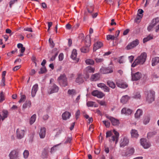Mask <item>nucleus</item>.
<instances>
[{"label":"nucleus","instance_id":"f257e3e1","mask_svg":"<svg viewBox=\"0 0 159 159\" xmlns=\"http://www.w3.org/2000/svg\"><path fill=\"white\" fill-rule=\"evenodd\" d=\"M113 132L114 135L111 131H108L106 133V137H109V140L110 142H112L115 141V144L117 143L118 142L119 134V133L115 130H113Z\"/></svg>","mask_w":159,"mask_h":159},{"label":"nucleus","instance_id":"f03ea898","mask_svg":"<svg viewBox=\"0 0 159 159\" xmlns=\"http://www.w3.org/2000/svg\"><path fill=\"white\" fill-rule=\"evenodd\" d=\"M147 55L145 52L142 53L139 56L134 60L131 65L132 67H134L138 65H142L146 61Z\"/></svg>","mask_w":159,"mask_h":159},{"label":"nucleus","instance_id":"7ed1b4c3","mask_svg":"<svg viewBox=\"0 0 159 159\" xmlns=\"http://www.w3.org/2000/svg\"><path fill=\"white\" fill-rule=\"evenodd\" d=\"M147 101L149 103H152L155 99V92L152 90L146 91L145 93Z\"/></svg>","mask_w":159,"mask_h":159},{"label":"nucleus","instance_id":"20e7f679","mask_svg":"<svg viewBox=\"0 0 159 159\" xmlns=\"http://www.w3.org/2000/svg\"><path fill=\"white\" fill-rule=\"evenodd\" d=\"M58 80L61 86L65 87L67 85V78L64 74L61 75L58 78Z\"/></svg>","mask_w":159,"mask_h":159},{"label":"nucleus","instance_id":"39448f33","mask_svg":"<svg viewBox=\"0 0 159 159\" xmlns=\"http://www.w3.org/2000/svg\"><path fill=\"white\" fill-rule=\"evenodd\" d=\"M48 93L52 94L57 93L59 90V87L55 84H52L48 87Z\"/></svg>","mask_w":159,"mask_h":159},{"label":"nucleus","instance_id":"423d86ee","mask_svg":"<svg viewBox=\"0 0 159 159\" xmlns=\"http://www.w3.org/2000/svg\"><path fill=\"white\" fill-rule=\"evenodd\" d=\"M100 71L101 73L103 74L110 73L113 72L112 67L111 66L107 67H102Z\"/></svg>","mask_w":159,"mask_h":159},{"label":"nucleus","instance_id":"0eeeda50","mask_svg":"<svg viewBox=\"0 0 159 159\" xmlns=\"http://www.w3.org/2000/svg\"><path fill=\"white\" fill-rule=\"evenodd\" d=\"M26 132V129H18L16 130V137L17 139H21L22 138Z\"/></svg>","mask_w":159,"mask_h":159},{"label":"nucleus","instance_id":"6e6552de","mask_svg":"<svg viewBox=\"0 0 159 159\" xmlns=\"http://www.w3.org/2000/svg\"><path fill=\"white\" fill-rule=\"evenodd\" d=\"M139 43V40L136 39L129 43L125 47V49L128 50L131 49L138 45Z\"/></svg>","mask_w":159,"mask_h":159},{"label":"nucleus","instance_id":"1a4fd4ad","mask_svg":"<svg viewBox=\"0 0 159 159\" xmlns=\"http://www.w3.org/2000/svg\"><path fill=\"white\" fill-rule=\"evenodd\" d=\"M141 145L145 149H147L149 148L151 146L149 142L147 141L145 139H141L140 140Z\"/></svg>","mask_w":159,"mask_h":159},{"label":"nucleus","instance_id":"9d476101","mask_svg":"<svg viewBox=\"0 0 159 159\" xmlns=\"http://www.w3.org/2000/svg\"><path fill=\"white\" fill-rule=\"evenodd\" d=\"M142 76V74L141 72H137L133 73L131 72L132 80L133 81H137L139 80Z\"/></svg>","mask_w":159,"mask_h":159},{"label":"nucleus","instance_id":"9b49d317","mask_svg":"<svg viewBox=\"0 0 159 159\" xmlns=\"http://www.w3.org/2000/svg\"><path fill=\"white\" fill-rule=\"evenodd\" d=\"M10 159H16L18 157V152L16 150L11 151L9 154Z\"/></svg>","mask_w":159,"mask_h":159},{"label":"nucleus","instance_id":"f8f14e48","mask_svg":"<svg viewBox=\"0 0 159 159\" xmlns=\"http://www.w3.org/2000/svg\"><path fill=\"white\" fill-rule=\"evenodd\" d=\"M93 96L96 97L98 98H101L104 96V94L102 92L99 91L97 90H94L92 92Z\"/></svg>","mask_w":159,"mask_h":159},{"label":"nucleus","instance_id":"ddd939ff","mask_svg":"<svg viewBox=\"0 0 159 159\" xmlns=\"http://www.w3.org/2000/svg\"><path fill=\"white\" fill-rule=\"evenodd\" d=\"M116 84L117 86L120 88L125 89L128 87V85L122 80H119L116 81Z\"/></svg>","mask_w":159,"mask_h":159},{"label":"nucleus","instance_id":"4468645a","mask_svg":"<svg viewBox=\"0 0 159 159\" xmlns=\"http://www.w3.org/2000/svg\"><path fill=\"white\" fill-rule=\"evenodd\" d=\"M129 140L127 138L124 137L123 139H121L120 141V147H124L128 144Z\"/></svg>","mask_w":159,"mask_h":159},{"label":"nucleus","instance_id":"2eb2a0df","mask_svg":"<svg viewBox=\"0 0 159 159\" xmlns=\"http://www.w3.org/2000/svg\"><path fill=\"white\" fill-rule=\"evenodd\" d=\"M95 70V68L94 67H92L90 66L87 67L85 69V71L87 74V77L89 78V75L88 74L89 73H93L94 72Z\"/></svg>","mask_w":159,"mask_h":159},{"label":"nucleus","instance_id":"dca6fc26","mask_svg":"<svg viewBox=\"0 0 159 159\" xmlns=\"http://www.w3.org/2000/svg\"><path fill=\"white\" fill-rule=\"evenodd\" d=\"M77 53V50L75 49H74L72 52L71 55V58L74 60L76 62H78L79 61V59L76 58Z\"/></svg>","mask_w":159,"mask_h":159},{"label":"nucleus","instance_id":"f3484780","mask_svg":"<svg viewBox=\"0 0 159 159\" xmlns=\"http://www.w3.org/2000/svg\"><path fill=\"white\" fill-rule=\"evenodd\" d=\"M38 88V85L37 84H35L33 86L31 90V96L32 97H34L35 96Z\"/></svg>","mask_w":159,"mask_h":159},{"label":"nucleus","instance_id":"a211bd4d","mask_svg":"<svg viewBox=\"0 0 159 159\" xmlns=\"http://www.w3.org/2000/svg\"><path fill=\"white\" fill-rule=\"evenodd\" d=\"M107 118L110 120L113 125H117L119 124V120L111 116H107Z\"/></svg>","mask_w":159,"mask_h":159},{"label":"nucleus","instance_id":"6ab92c4d","mask_svg":"<svg viewBox=\"0 0 159 159\" xmlns=\"http://www.w3.org/2000/svg\"><path fill=\"white\" fill-rule=\"evenodd\" d=\"M46 129L44 127H42L40 129L39 132V135L41 139L45 138L46 134Z\"/></svg>","mask_w":159,"mask_h":159},{"label":"nucleus","instance_id":"aec40b11","mask_svg":"<svg viewBox=\"0 0 159 159\" xmlns=\"http://www.w3.org/2000/svg\"><path fill=\"white\" fill-rule=\"evenodd\" d=\"M132 110L127 108H124L121 110V113L122 114H124L126 115H130L132 112Z\"/></svg>","mask_w":159,"mask_h":159},{"label":"nucleus","instance_id":"412c9836","mask_svg":"<svg viewBox=\"0 0 159 159\" xmlns=\"http://www.w3.org/2000/svg\"><path fill=\"white\" fill-rule=\"evenodd\" d=\"M100 74L98 73L92 75L90 77V80L93 81H97L99 80L100 78Z\"/></svg>","mask_w":159,"mask_h":159},{"label":"nucleus","instance_id":"4be33fe9","mask_svg":"<svg viewBox=\"0 0 159 159\" xmlns=\"http://www.w3.org/2000/svg\"><path fill=\"white\" fill-rule=\"evenodd\" d=\"M103 45L102 43L100 42H97L94 44V47L93 48V51H95L97 50L100 48Z\"/></svg>","mask_w":159,"mask_h":159},{"label":"nucleus","instance_id":"5701e85b","mask_svg":"<svg viewBox=\"0 0 159 159\" xmlns=\"http://www.w3.org/2000/svg\"><path fill=\"white\" fill-rule=\"evenodd\" d=\"M134 152V149L133 148L130 147L127 150V151L125 153V156H130L133 155Z\"/></svg>","mask_w":159,"mask_h":159},{"label":"nucleus","instance_id":"b1692460","mask_svg":"<svg viewBox=\"0 0 159 159\" xmlns=\"http://www.w3.org/2000/svg\"><path fill=\"white\" fill-rule=\"evenodd\" d=\"M130 98V97L127 95L123 96L120 99V102L123 104H125L128 101Z\"/></svg>","mask_w":159,"mask_h":159},{"label":"nucleus","instance_id":"393cba45","mask_svg":"<svg viewBox=\"0 0 159 159\" xmlns=\"http://www.w3.org/2000/svg\"><path fill=\"white\" fill-rule=\"evenodd\" d=\"M8 111L7 110H3L2 114H0V120H3L4 119L7 117Z\"/></svg>","mask_w":159,"mask_h":159},{"label":"nucleus","instance_id":"a878e982","mask_svg":"<svg viewBox=\"0 0 159 159\" xmlns=\"http://www.w3.org/2000/svg\"><path fill=\"white\" fill-rule=\"evenodd\" d=\"M71 116L70 113L68 111H65L62 115V119L64 120H67L69 119Z\"/></svg>","mask_w":159,"mask_h":159},{"label":"nucleus","instance_id":"bb28decb","mask_svg":"<svg viewBox=\"0 0 159 159\" xmlns=\"http://www.w3.org/2000/svg\"><path fill=\"white\" fill-rule=\"evenodd\" d=\"M143 115V111L142 110L138 109L135 113L134 116L136 119H139Z\"/></svg>","mask_w":159,"mask_h":159},{"label":"nucleus","instance_id":"cd10ccee","mask_svg":"<svg viewBox=\"0 0 159 159\" xmlns=\"http://www.w3.org/2000/svg\"><path fill=\"white\" fill-rule=\"evenodd\" d=\"M131 136L132 138H137L139 136L137 131L134 129L131 130L130 132Z\"/></svg>","mask_w":159,"mask_h":159},{"label":"nucleus","instance_id":"c85d7f7f","mask_svg":"<svg viewBox=\"0 0 159 159\" xmlns=\"http://www.w3.org/2000/svg\"><path fill=\"white\" fill-rule=\"evenodd\" d=\"M76 81L79 84H81L84 81L83 76L81 74H79L78 77L76 79Z\"/></svg>","mask_w":159,"mask_h":159},{"label":"nucleus","instance_id":"c756f323","mask_svg":"<svg viewBox=\"0 0 159 159\" xmlns=\"http://www.w3.org/2000/svg\"><path fill=\"white\" fill-rule=\"evenodd\" d=\"M152 66H154L159 63V57H156L152 59Z\"/></svg>","mask_w":159,"mask_h":159},{"label":"nucleus","instance_id":"7c9ffc66","mask_svg":"<svg viewBox=\"0 0 159 159\" xmlns=\"http://www.w3.org/2000/svg\"><path fill=\"white\" fill-rule=\"evenodd\" d=\"M107 84L111 88L114 89L116 87V84L112 81L109 80L107 82Z\"/></svg>","mask_w":159,"mask_h":159},{"label":"nucleus","instance_id":"2f4dec72","mask_svg":"<svg viewBox=\"0 0 159 159\" xmlns=\"http://www.w3.org/2000/svg\"><path fill=\"white\" fill-rule=\"evenodd\" d=\"M89 45H87V46H84L82 48L80 49L81 52L83 53L88 52L89 51Z\"/></svg>","mask_w":159,"mask_h":159},{"label":"nucleus","instance_id":"473e14b6","mask_svg":"<svg viewBox=\"0 0 159 159\" xmlns=\"http://www.w3.org/2000/svg\"><path fill=\"white\" fill-rule=\"evenodd\" d=\"M31 106V103L30 101H26L23 105V109H25L27 107H30Z\"/></svg>","mask_w":159,"mask_h":159},{"label":"nucleus","instance_id":"72a5a7b5","mask_svg":"<svg viewBox=\"0 0 159 159\" xmlns=\"http://www.w3.org/2000/svg\"><path fill=\"white\" fill-rule=\"evenodd\" d=\"M87 105L88 107H98L96 104L95 102L92 101H88L87 102Z\"/></svg>","mask_w":159,"mask_h":159},{"label":"nucleus","instance_id":"f704fd0d","mask_svg":"<svg viewBox=\"0 0 159 159\" xmlns=\"http://www.w3.org/2000/svg\"><path fill=\"white\" fill-rule=\"evenodd\" d=\"M159 22V18L157 17L153 19L151 21V23L155 26Z\"/></svg>","mask_w":159,"mask_h":159},{"label":"nucleus","instance_id":"c9c22d12","mask_svg":"<svg viewBox=\"0 0 159 159\" xmlns=\"http://www.w3.org/2000/svg\"><path fill=\"white\" fill-rule=\"evenodd\" d=\"M36 116L34 114L31 117L30 123L31 125L33 124L35 121L36 119Z\"/></svg>","mask_w":159,"mask_h":159},{"label":"nucleus","instance_id":"e433bc0d","mask_svg":"<svg viewBox=\"0 0 159 159\" xmlns=\"http://www.w3.org/2000/svg\"><path fill=\"white\" fill-rule=\"evenodd\" d=\"M153 39V36L152 35L149 34L147 37L143 39V42L145 43L149 40Z\"/></svg>","mask_w":159,"mask_h":159},{"label":"nucleus","instance_id":"4c0bfd02","mask_svg":"<svg viewBox=\"0 0 159 159\" xmlns=\"http://www.w3.org/2000/svg\"><path fill=\"white\" fill-rule=\"evenodd\" d=\"M150 118L149 116H145L144 117L143 123L144 125H146L150 121Z\"/></svg>","mask_w":159,"mask_h":159},{"label":"nucleus","instance_id":"58836bf2","mask_svg":"<svg viewBox=\"0 0 159 159\" xmlns=\"http://www.w3.org/2000/svg\"><path fill=\"white\" fill-rule=\"evenodd\" d=\"M85 62L88 65H93L94 64V61L91 59H88L85 60Z\"/></svg>","mask_w":159,"mask_h":159},{"label":"nucleus","instance_id":"ea45409f","mask_svg":"<svg viewBox=\"0 0 159 159\" xmlns=\"http://www.w3.org/2000/svg\"><path fill=\"white\" fill-rule=\"evenodd\" d=\"M67 93L69 95L71 96L75 95L76 94V92L74 89H69Z\"/></svg>","mask_w":159,"mask_h":159},{"label":"nucleus","instance_id":"a19ab883","mask_svg":"<svg viewBox=\"0 0 159 159\" xmlns=\"http://www.w3.org/2000/svg\"><path fill=\"white\" fill-rule=\"evenodd\" d=\"M23 155L24 158L27 159L29 155V151L27 150H25L23 152Z\"/></svg>","mask_w":159,"mask_h":159},{"label":"nucleus","instance_id":"79ce46f5","mask_svg":"<svg viewBox=\"0 0 159 159\" xmlns=\"http://www.w3.org/2000/svg\"><path fill=\"white\" fill-rule=\"evenodd\" d=\"M61 143H59L58 144H57L56 145H55V146H54L53 147H52V148H51V153H53L56 150H57V146L60 145V144Z\"/></svg>","mask_w":159,"mask_h":159},{"label":"nucleus","instance_id":"37998d69","mask_svg":"<svg viewBox=\"0 0 159 159\" xmlns=\"http://www.w3.org/2000/svg\"><path fill=\"white\" fill-rule=\"evenodd\" d=\"M85 41L87 43H88L87 45L90 46L91 43V41L90 37L89 36H87L86 37Z\"/></svg>","mask_w":159,"mask_h":159},{"label":"nucleus","instance_id":"c03bdc74","mask_svg":"<svg viewBox=\"0 0 159 159\" xmlns=\"http://www.w3.org/2000/svg\"><path fill=\"white\" fill-rule=\"evenodd\" d=\"M5 100V95L3 92H1L0 93V102H2Z\"/></svg>","mask_w":159,"mask_h":159},{"label":"nucleus","instance_id":"a18cd8bd","mask_svg":"<svg viewBox=\"0 0 159 159\" xmlns=\"http://www.w3.org/2000/svg\"><path fill=\"white\" fill-rule=\"evenodd\" d=\"M47 71L46 67L45 66H43L40 68V70L39 71V74H43L45 73Z\"/></svg>","mask_w":159,"mask_h":159},{"label":"nucleus","instance_id":"49530a36","mask_svg":"<svg viewBox=\"0 0 159 159\" xmlns=\"http://www.w3.org/2000/svg\"><path fill=\"white\" fill-rule=\"evenodd\" d=\"M154 26L155 25L151 23L149 26L148 27L147 30L148 31H151Z\"/></svg>","mask_w":159,"mask_h":159},{"label":"nucleus","instance_id":"de8ad7c7","mask_svg":"<svg viewBox=\"0 0 159 159\" xmlns=\"http://www.w3.org/2000/svg\"><path fill=\"white\" fill-rule=\"evenodd\" d=\"M102 122L106 127H109L110 125V122L108 120H103Z\"/></svg>","mask_w":159,"mask_h":159},{"label":"nucleus","instance_id":"09e8293b","mask_svg":"<svg viewBox=\"0 0 159 159\" xmlns=\"http://www.w3.org/2000/svg\"><path fill=\"white\" fill-rule=\"evenodd\" d=\"M115 38V36L114 35H108L107 36V40H114Z\"/></svg>","mask_w":159,"mask_h":159},{"label":"nucleus","instance_id":"8fccbe9b","mask_svg":"<svg viewBox=\"0 0 159 159\" xmlns=\"http://www.w3.org/2000/svg\"><path fill=\"white\" fill-rule=\"evenodd\" d=\"M143 15H138V16L135 19V21L137 22H139L140 20L142 18Z\"/></svg>","mask_w":159,"mask_h":159},{"label":"nucleus","instance_id":"3c124183","mask_svg":"<svg viewBox=\"0 0 159 159\" xmlns=\"http://www.w3.org/2000/svg\"><path fill=\"white\" fill-rule=\"evenodd\" d=\"M95 59L97 63H101L103 62L104 61L103 58H99L98 57L95 58Z\"/></svg>","mask_w":159,"mask_h":159},{"label":"nucleus","instance_id":"603ef678","mask_svg":"<svg viewBox=\"0 0 159 159\" xmlns=\"http://www.w3.org/2000/svg\"><path fill=\"white\" fill-rule=\"evenodd\" d=\"M104 91L108 92H109L110 89L109 88L107 87L106 85H105V86L103 87V88L102 89Z\"/></svg>","mask_w":159,"mask_h":159},{"label":"nucleus","instance_id":"864d4df0","mask_svg":"<svg viewBox=\"0 0 159 159\" xmlns=\"http://www.w3.org/2000/svg\"><path fill=\"white\" fill-rule=\"evenodd\" d=\"M80 111L79 110H78L75 114V118L77 120L80 115Z\"/></svg>","mask_w":159,"mask_h":159},{"label":"nucleus","instance_id":"5fc2aeb1","mask_svg":"<svg viewBox=\"0 0 159 159\" xmlns=\"http://www.w3.org/2000/svg\"><path fill=\"white\" fill-rule=\"evenodd\" d=\"M25 98L26 97L25 95H22L21 98L19 101V102L20 103L24 102L25 100Z\"/></svg>","mask_w":159,"mask_h":159},{"label":"nucleus","instance_id":"6e6d98bb","mask_svg":"<svg viewBox=\"0 0 159 159\" xmlns=\"http://www.w3.org/2000/svg\"><path fill=\"white\" fill-rule=\"evenodd\" d=\"M49 42L50 44L51 47L52 48H53L54 46V44L53 43V42L52 40L50 38L49 39Z\"/></svg>","mask_w":159,"mask_h":159},{"label":"nucleus","instance_id":"4d7b16f0","mask_svg":"<svg viewBox=\"0 0 159 159\" xmlns=\"http://www.w3.org/2000/svg\"><path fill=\"white\" fill-rule=\"evenodd\" d=\"M57 53H56L54 55H53L52 57L50 58V61H54L56 58V57L57 56Z\"/></svg>","mask_w":159,"mask_h":159},{"label":"nucleus","instance_id":"13d9d810","mask_svg":"<svg viewBox=\"0 0 159 159\" xmlns=\"http://www.w3.org/2000/svg\"><path fill=\"white\" fill-rule=\"evenodd\" d=\"M134 57L133 56H131L128 57V59L130 63H132L134 60Z\"/></svg>","mask_w":159,"mask_h":159},{"label":"nucleus","instance_id":"bf43d9fd","mask_svg":"<svg viewBox=\"0 0 159 159\" xmlns=\"http://www.w3.org/2000/svg\"><path fill=\"white\" fill-rule=\"evenodd\" d=\"M59 60L61 61H62L63 58V54L62 53H61L59 55L58 57Z\"/></svg>","mask_w":159,"mask_h":159},{"label":"nucleus","instance_id":"052dcab7","mask_svg":"<svg viewBox=\"0 0 159 159\" xmlns=\"http://www.w3.org/2000/svg\"><path fill=\"white\" fill-rule=\"evenodd\" d=\"M17 0H11L9 2L10 7H11V6L14 4L15 2H16Z\"/></svg>","mask_w":159,"mask_h":159},{"label":"nucleus","instance_id":"680f3d73","mask_svg":"<svg viewBox=\"0 0 159 159\" xmlns=\"http://www.w3.org/2000/svg\"><path fill=\"white\" fill-rule=\"evenodd\" d=\"M24 31H28L30 32H32L33 31L32 29L31 28H25L24 29Z\"/></svg>","mask_w":159,"mask_h":159},{"label":"nucleus","instance_id":"e2e57ef3","mask_svg":"<svg viewBox=\"0 0 159 159\" xmlns=\"http://www.w3.org/2000/svg\"><path fill=\"white\" fill-rule=\"evenodd\" d=\"M98 102L101 106H104L106 105L105 102L104 101H99Z\"/></svg>","mask_w":159,"mask_h":159},{"label":"nucleus","instance_id":"0e129e2a","mask_svg":"<svg viewBox=\"0 0 159 159\" xmlns=\"http://www.w3.org/2000/svg\"><path fill=\"white\" fill-rule=\"evenodd\" d=\"M105 84L103 83H99L98 84V86L99 87L101 88L102 89L103 88V87L105 86Z\"/></svg>","mask_w":159,"mask_h":159},{"label":"nucleus","instance_id":"69168bd1","mask_svg":"<svg viewBox=\"0 0 159 159\" xmlns=\"http://www.w3.org/2000/svg\"><path fill=\"white\" fill-rule=\"evenodd\" d=\"M21 67L20 65H18L15 66L13 69V71H16L19 69Z\"/></svg>","mask_w":159,"mask_h":159},{"label":"nucleus","instance_id":"338daca9","mask_svg":"<svg viewBox=\"0 0 159 159\" xmlns=\"http://www.w3.org/2000/svg\"><path fill=\"white\" fill-rule=\"evenodd\" d=\"M71 138H70V137L68 138L66 140L65 142V143H70L71 142Z\"/></svg>","mask_w":159,"mask_h":159},{"label":"nucleus","instance_id":"774afa93","mask_svg":"<svg viewBox=\"0 0 159 159\" xmlns=\"http://www.w3.org/2000/svg\"><path fill=\"white\" fill-rule=\"evenodd\" d=\"M140 97H141V96L140 94V93H137L134 95V97L135 98L137 99V98H140Z\"/></svg>","mask_w":159,"mask_h":159}]
</instances>
